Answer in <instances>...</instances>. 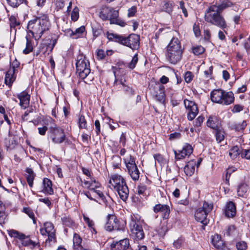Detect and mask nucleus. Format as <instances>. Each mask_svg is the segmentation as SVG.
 Returning <instances> with one entry per match:
<instances>
[{
  "mask_svg": "<svg viewBox=\"0 0 250 250\" xmlns=\"http://www.w3.org/2000/svg\"><path fill=\"white\" fill-rule=\"evenodd\" d=\"M50 23L47 16L42 15L34 17L29 21L27 29L35 40L40 39L44 32L49 29Z\"/></svg>",
  "mask_w": 250,
  "mask_h": 250,
  "instance_id": "1",
  "label": "nucleus"
},
{
  "mask_svg": "<svg viewBox=\"0 0 250 250\" xmlns=\"http://www.w3.org/2000/svg\"><path fill=\"white\" fill-rule=\"evenodd\" d=\"M108 183V187L115 190L123 201H125L128 197L129 190L124 178L118 174H113Z\"/></svg>",
  "mask_w": 250,
  "mask_h": 250,
  "instance_id": "2",
  "label": "nucleus"
},
{
  "mask_svg": "<svg viewBox=\"0 0 250 250\" xmlns=\"http://www.w3.org/2000/svg\"><path fill=\"white\" fill-rule=\"evenodd\" d=\"M183 52L180 41L178 38L173 37L167 46V60L171 63L176 64L181 60Z\"/></svg>",
  "mask_w": 250,
  "mask_h": 250,
  "instance_id": "3",
  "label": "nucleus"
},
{
  "mask_svg": "<svg viewBox=\"0 0 250 250\" xmlns=\"http://www.w3.org/2000/svg\"><path fill=\"white\" fill-rule=\"evenodd\" d=\"M107 38L127 46L132 49H138L140 44V36L135 34H131L127 37H124L113 33H107Z\"/></svg>",
  "mask_w": 250,
  "mask_h": 250,
  "instance_id": "4",
  "label": "nucleus"
},
{
  "mask_svg": "<svg viewBox=\"0 0 250 250\" xmlns=\"http://www.w3.org/2000/svg\"><path fill=\"white\" fill-rule=\"evenodd\" d=\"M82 171L83 173L87 176V177L83 180L82 186L93 193H96L100 198L104 200V194L99 189L101 186L99 182L92 177V173L88 169L83 167Z\"/></svg>",
  "mask_w": 250,
  "mask_h": 250,
  "instance_id": "5",
  "label": "nucleus"
},
{
  "mask_svg": "<svg viewBox=\"0 0 250 250\" xmlns=\"http://www.w3.org/2000/svg\"><path fill=\"white\" fill-rule=\"evenodd\" d=\"M216 9L214 6L208 7L205 15V20L207 22L222 29H225L227 27L226 21L221 13Z\"/></svg>",
  "mask_w": 250,
  "mask_h": 250,
  "instance_id": "6",
  "label": "nucleus"
},
{
  "mask_svg": "<svg viewBox=\"0 0 250 250\" xmlns=\"http://www.w3.org/2000/svg\"><path fill=\"white\" fill-rule=\"evenodd\" d=\"M210 96L213 102L224 105L230 104L234 100V95L231 91L225 92L221 89L212 91Z\"/></svg>",
  "mask_w": 250,
  "mask_h": 250,
  "instance_id": "7",
  "label": "nucleus"
},
{
  "mask_svg": "<svg viewBox=\"0 0 250 250\" xmlns=\"http://www.w3.org/2000/svg\"><path fill=\"white\" fill-rule=\"evenodd\" d=\"M40 232L42 235L48 237L45 240V247H50L56 242V230L51 222L44 223L43 227L40 229Z\"/></svg>",
  "mask_w": 250,
  "mask_h": 250,
  "instance_id": "8",
  "label": "nucleus"
},
{
  "mask_svg": "<svg viewBox=\"0 0 250 250\" xmlns=\"http://www.w3.org/2000/svg\"><path fill=\"white\" fill-rule=\"evenodd\" d=\"M76 65L77 73L81 79H84L90 74L89 62L83 54L78 56Z\"/></svg>",
  "mask_w": 250,
  "mask_h": 250,
  "instance_id": "9",
  "label": "nucleus"
},
{
  "mask_svg": "<svg viewBox=\"0 0 250 250\" xmlns=\"http://www.w3.org/2000/svg\"><path fill=\"white\" fill-rule=\"evenodd\" d=\"M119 16L118 11L105 5H103L99 12V17L103 21L109 20L111 24L117 23Z\"/></svg>",
  "mask_w": 250,
  "mask_h": 250,
  "instance_id": "10",
  "label": "nucleus"
},
{
  "mask_svg": "<svg viewBox=\"0 0 250 250\" xmlns=\"http://www.w3.org/2000/svg\"><path fill=\"white\" fill-rule=\"evenodd\" d=\"M212 208L213 205L211 204H208L205 202L202 208L196 210L194 215L195 219L204 225H207L208 223V220L207 218V215Z\"/></svg>",
  "mask_w": 250,
  "mask_h": 250,
  "instance_id": "11",
  "label": "nucleus"
},
{
  "mask_svg": "<svg viewBox=\"0 0 250 250\" xmlns=\"http://www.w3.org/2000/svg\"><path fill=\"white\" fill-rule=\"evenodd\" d=\"M148 90L150 93L161 102L165 100L164 86L159 83L152 82L149 84Z\"/></svg>",
  "mask_w": 250,
  "mask_h": 250,
  "instance_id": "12",
  "label": "nucleus"
},
{
  "mask_svg": "<svg viewBox=\"0 0 250 250\" xmlns=\"http://www.w3.org/2000/svg\"><path fill=\"white\" fill-rule=\"evenodd\" d=\"M132 235L137 240H142L144 238L145 234L142 226L139 225V221L137 220L135 217H131L129 224Z\"/></svg>",
  "mask_w": 250,
  "mask_h": 250,
  "instance_id": "13",
  "label": "nucleus"
},
{
  "mask_svg": "<svg viewBox=\"0 0 250 250\" xmlns=\"http://www.w3.org/2000/svg\"><path fill=\"white\" fill-rule=\"evenodd\" d=\"M8 234L12 237L19 239L24 246H32L34 247L36 246V243L32 241L28 236L19 232V231L11 229L8 231Z\"/></svg>",
  "mask_w": 250,
  "mask_h": 250,
  "instance_id": "14",
  "label": "nucleus"
},
{
  "mask_svg": "<svg viewBox=\"0 0 250 250\" xmlns=\"http://www.w3.org/2000/svg\"><path fill=\"white\" fill-rule=\"evenodd\" d=\"M185 107L188 112V120H193L198 113L199 110L197 104L194 102L185 99L184 102Z\"/></svg>",
  "mask_w": 250,
  "mask_h": 250,
  "instance_id": "15",
  "label": "nucleus"
},
{
  "mask_svg": "<svg viewBox=\"0 0 250 250\" xmlns=\"http://www.w3.org/2000/svg\"><path fill=\"white\" fill-rule=\"evenodd\" d=\"M52 131L51 139L55 144H61L66 139V136L63 129L58 127H51Z\"/></svg>",
  "mask_w": 250,
  "mask_h": 250,
  "instance_id": "16",
  "label": "nucleus"
},
{
  "mask_svg": "<svg viewBox=\"0 0 250 250\" xmlns=\"http://www.w3.org/2000/svg\"><path fill=\"white\" fill-rule=\"evenodd\" d=\"M193 152L192 146L188 144H185L181 150L174 151L175 158L177 160H180L190 156Z\"/></svg>",
  "mask_w": 250,
  "mask_h": 250,
  "instance_id": "17",
  "label": "nucleus"
},
{
  "mask_svg": "<svg viewBox=\"0 0 250 250\" xmlns=\"http://www.w3.org/2000/svg\"><path fill=\"white\" fill-rule=\"evenodd\" d=\"M105 228L106 230L109 231L113 230L122 229V228L120 227L116 217L114 215H108Z\"/></svg>",
  "mask_w": 250,
  "mask_h": 250,
  "instance_id": "18",
  "label": "nucleus"
},
{
  "mask_svg": "<svg viewBox=\"0 0 250 250\" xmlns=\"http://www.w3.org/2000/svg\"><path fill=\"white\" fill-rule=\"evenodd\" d=\"M111 250H126L129 247V241L128 239H124L111 244Z\"/></svg>",
  "mask_w": 250,
  "mask_h": 250,
  "instance_id": "19",
  "label": "nucleus"
},
{
  "mask_svg": "<svg viewBox=\"0 0 250 250\" xmlns=\"http://www.w3.org/2000/svg\"><path fill=\"white\" fill-rule=\"evenodd\" d=\"M20 100V105L23 109L26 108L29 105L30 96L25 91H23L17 95Z\"/></svg>",
  "mask_w": 250,
  "mask_h": 250,
  "instance_id": "20",
  "label": "nucleus"
},
{
  "mask_svg": "<svg viewBox=\"0 0 250 250\" xmlns=\"http://www.w3.org/2000/svg\"><path fill=\"white\" fill-rule=\"evenodd\" d=\"M153 210L155 213L161 212L164 219H167L170 213L169 207L167 205H156L153 208Z\"/></svg>",
  "mask_w": 250,
  "mask_h": 250,
  "instance_id": "21",
  "label": "nucleus"
},
{
  "mask_svg": "<svg viewBox=\"0 0 250 250\" xmlns=\"http://www.w3.org/2000/svg\"><path fill=\"white\" fill-rule=\"evenodd\" d=\"M16 69L15 67H10L6 72L5 77V83L6 85L10 86L16 79L15 75Z\"/></svg>",
  "mask_w": 250,
  "mask_h": 250,
  "instance_id": "22",
  "label": "nucleus"
},
{
  "mask_svg": "<svg viewBox=\"0 0 250 250\" xmlns=\"http://www.w3.org/2000/svg\"><path fill=\"white\" fill-rule=\"evenodd\" d=\"M199 165L197 164L196 161L194 160H192L188 162L184 168L185 173L187 176H191L193 174L195 171V167Z\"/></svg>",
  "mask_w": 250,
  "mask_h": 250,
  "instance_id": "23",
  "label": "nucleus"
},
{
  "mask_svg": "<svg viewBox=\"0 0 250 250\" xmlns=\"http://www.w3.org/2000/svg\"><path fill=\"white\" fill-rule=\"evenodd\" d=\"M43 189L42 192L45 194L51 195L53 194V189L52 188V184L50 180L45 178L43 180Z\"/></svg>",
  "mask_w": 250,
  "mask_h": 250,
  "instance_id": "24",
  "label": "nucleus"
},
{
  "mask_svg": "<svg viewBox=\"0 0 250 250\" xmlns=\"http://www.w3.org/2000/svg\"><path fill=\"white\" fill-rule=\"evenodd\" d=\"M236 207L232 202L228 203L226 206L225 212L228 217H232L236 214Z\"/></svg>",
  "mask_w": 250,
  "mask_h": 250,
  "instance_id": "25",
  "label": "nucleus"
},
{
  "mask_svg": "<svg viewBox=\"0 0 250 250\" xmlns=\"http://www.w3.org/2000/svg\"><path fill=\"white\" fill-rule=\"evenodd\" d=\"M212 245L218 250L225 246L224 241L221 237L218 234H215L211 237Z\"/></svg>",
  "mask_w": 250,
  "mask_h": 250,
  "instance_id": "26",
  "label": "nucleus"
},
{
  "mask_svg": "<svg viewBox=\"0 0 250 250\" xmlns=\"http://www.w3.org/2000/svg\"><path fill=\"white\" fill-rule=\"evenodd\" d=\"M127 170L128 173L133 181H136L139 180L140 173L137 166L127 168Z\"/></svg>",
  "mask_w": 250,
  "mask_h": 250,
  "instance_id": "27",
  "label": "nucleus"
},
{
  "mask_svg": "<svg viewBox=\"0 0 250 250\" xmlns=\"http://www.w3.org/2000/svg\"><path fill=\"white\" fill-rule=\"evenodd\" d=\"M124 161L126 168L137 166L135 163V158L130 155H126Z\"/></svg>",
  "mask_w": 250,
  "mask_h": 250,
  "instance_id": "28",
  "label": "nucleus"
},
{
  "mask_svg": "<svg viewBox=\"0 0 250 250\" xmlns=\"http://www.w3.org/2000/svg\"><path fill=\"white\" fill-rule=\"evenodd\" d=\"M26 172L27 173L26 175V180L27 182L30 187H32L33 185V181L35 178V174L33 171V170L30 168H27L26 169Z\"/></svg>",
  "mask_w": 250,
  "mask_h": 250,
  "instance_id": "29",
  "label": "nucleus"
},
{
  "mask_svg": "<svg viewBox=\"0 0 250 250\" xmlns=\"http://www.w3.org/2000/svg\"><path fill=\"white\" fill-rule=\"evenodd\" d=\"M167 225L166 222H161L160 226L157 229V231L161 237H164L168 231V229Z\"/></svg>",
  "mask_w": 250,
  "mask_h": 250,
  "instance_id": "30",
  "label": "nucleus"
},
{
  "mask_svg": "<svg viewBox=\"0 0 250 250\" xmlns=\"http://www.w3.org/2000/svg\"><path fill=\"white\" fill-rule=\"evenodd\" d=\"M162 10L163 11L170 13L172 11L173 3L167 0L164 1L162 3Z\"/></svg>",
  "mask_w": 250,
  "mask_h": 250,
  "instance_id": "31",
  "label": "nucleus"
},
{
  "mask_svg": "<svg viewBox=\"0 0 250 250\" xmlns=\"http://www.w3.org/2000/svg\"><path fill=\"white\" fill-rule=\"evenodd\" d=\"M240 153V151L238 146H233L229 151V155L232 159L236 158L239 155Z\"/></svg>",
  "mask_w": 250,
  "mask_h": 250,
  "instance_id": "32",
  "label": "nucleus"
},
{
  "mask_svg": "<svg viewBox=\"0 0 250 250\" xmlns=\"http://www.w3.org/2000/svg\"><path fill=\"white\" fill-rule=\"evenodd\" d=\"M248 189V187L246 184H241L237 189V194L239 196L244 197Z\"/></svg>",
  "mask_w": 250,
  "mask_h": 250,
  "instance_id": "33",
  "label": "nucleus"
},
{
  "mask_svg": "<svg viewBox=\"0 0 250 250\" xmlns=\"http://www.w3.org/2000/svg\"><path fill=\"white\" fill-rule=\"evenodd\" d=\"M26 48L23 49V52L25 54H27L33 50V46L32 44L31 41L26 37Z\"/></svg>",
  "mask_w": 250,
  "mask_h": 250,
  "instance_id": "34",
  "label": "nucleus"
},
{
  "mask_svg": "<svg viewBox=\"0 0 250 250\" xmlns=\"http://www.w3.org/2000/svg\"><path fill=\"white\" fill-rule=\"evenodd\" d=\"M247 125V124L246 121H243L241 123L235 124L233 125L232 127L234 128L236 131H242L245 128Z\"/></svg>",
  "mask_w": 250,
  "mask_h": 250,
  "instance_id": "35",
  "label": "nucleus"
},
{
  "mask_svg": "<svg viewBox=\"0 0 250 250\" xmlns=\"http://www.w3.org/2000/svg\"><path fill=\"white\" fill-rule=\"evenodd\" d=\"M231 5L230 2L229 1H224L221 4L219 5H212V6H214L217 8V11L221 13L222 11L225 8L228 7L230 6Z\"/></svg>",
  "mask_w": 250,
  "mask_h": 250,
  "instance_id": "36",
  "label": "nucleus"
},
{
  "mask_svg": "<svg viewBox=\"0 0 250 250\" xmlns=\"http://www.w3.org/2000/svg\"><path fill=\"white\" fill-rule=\"evenodd\" d=\"M216 136V141L218 143L221 142L224 139V132L219 129H215V132H214Z\"/></svg>",
  "mask_w": 250,
  "mask_h": 250,
  "instance_id": "37",
  "label": "nucleus"
},
{
  "mask_svg": "<svg viewBox=\"0 0 250 250\" xmlns=\"http://www.w3.org/2000/svg\"><path fill=\"white\" fill-rule=\"evenodd\" d=\"M9 20L11 28H15L16 26L20 25V22L17 20L16 17L15 16H11Z\"/></svg>",
  "mask_w": 250,
  "mask_h": 250,
  "instance_id": "38",
  "label": "nucleus"
},
{
  "mask_svg": "<svg viewBox=\"0 0 250 250\" xmlns=\"http://www.w3.org/2000/svg\"><path fill=\"white\" fill-rule=\"evenodd\" d=\"M8 4L12 7H18L24 0H6Z\"/></svg>",
  "mask_w": 250,
  "mask_h": 250,
  "instance_id": "39",
  "label": "nucleus"
},
{
  "mask_svg": "<svg viewBox=\"0 0 250 250\" xmlns=\"http://www.w3.org/2000/svg\"><path fill=\"white\" fill-rule=\"evenodd\" d=\"M138 55L136 54L132 59V60L127 64V66L131 69H133L135 67L136 64L138 62Z\"/></svg>",
  "mask_w": 250,
  "mask_h": 250,
  "instance_id": "40",
  "label": "nucleus"
},
{
  "mask_svg": "<svg viewBox=\"0 0 250 250\" xmlns=\"http://www.w3.org/2000/svg\"><path fill=\"white\" fill-rule=\"evenodd\" d=\"M78 124L80 128H86V121L83 115H81L79 116L78 119Z\"/></svg>",
  "mask_w": 250,
  "mask_h": 250,
  "instance_id": "41",
  "label": "nucleus"
},
{
  "mask_svg": "<svg viewBox=\"0 0 250 250\" xmlns=\"http://www.w3.org/2000/svg\"><path fill=\"white\" fill-rule=\"evenodd\" d=\"M79 8L77 7H75L71 14V20L73 21H77L79 17Z\"/></svg>",
  "mask_w": 250,
  "mask_h": 250,
  "instance_id": "42",
  "label": "nucleus"
},
{
  "mask_svg": "<svg viewBox=\"0 0 250 250\" xmlns=\"http://www.w3.org/2000/svg\"><path fill=\"white\" fill-rule=\"evenodd\" d=\"M236 247L238 250H246L247 248V244L244 241H239L236 243Z\"/></svg>",
  "mask_w": 250,
  "mask_h": 250,
  "instance_id": "43",
  "label": "nucleus"
},
{
  "mask_svg": "<svg viewBox=\"0 0 250 250\" xmlns=\"http://www.w3.org/2000/svg\"><path fill=\"white\" fill-rule=\"evenodd\" d=\"M82 241V239L80 236L78 234L75 233L73 236L74 247H77L79 245H81V244Z\"/></svg>",
  "mask_w": 250,
  "mask_h": 250,
  "instance_id": "44",
  "label": "nucleus"
},
{
  "mask_svg": "<svg viewBox=\"0 0 250 250\" xmlns=\"http://www.w3.org/2000/svg\"><path fill=\"white\" fill-rule=\"evenodd\" d=\"M205 51V49L202 46H197L192 48L193 53L196 55H199L202 54Z\"/></svg>",
  "mask_w": 250,
  "mask_h": 250,
  "instance_id": "45",
  "label": "nucleus"
},
{
  "mask_svg": "<svg viewBox=\"0 0 250 250\" xmlns=\"http://www.w3.org/2000/svg\"><path fill=\"white\" fill-rule=\"evenodd\" d=\"M85 31V27L83 26H82L76 29L75 31H72L71 34L72 35H76L77 37L80 36L82 33Z\"/></svg>",
  "mask_w": 250,
  "mask_h": 250,
  "instance_id": "46",
  "label": "nucleus"
},
{
  "mask_svg": "<svg viewBox=\"0 0 250 250\" xmlns=\"http://www.w3.org/2000/svg\"><path fill=\"white\" fill-rule=\"evenodd\" d=\"M183 242H184L183 239H182V238H179L178 239L175 240L173 242V247H174V248H175L176 249H179L181 247L183 243Z\"/></svg>",
  "mask_w": 250,
  "mask_h": 250,
  "instance_id": "47",
  "label": "nucleus"
},
{
  "mask_svg": "<svg viewBox=\"0 0 250 250\" xmlns=\"http://www.w3.org/2000/svg\"><path fill=\"white\" fill-rule=\"evenodd\" d=\"M214 119H215V118L210 117L208 119L207 122V125L208 127H210L213 129L215 128V127L216 126L215 123L214 122Z\"/></svg>",
  "mask_w": 250,
  "mask_h": 250,
  "instance_id": "48",
  "label": "nucleus"
},
{
  "mask_svg": "<svg viewBox=\"0 0 250 250\" xmlns=\"http://www.w3.org/2000/svg\"><path fill=\"white\" fill-rule=\"evenodd\" d=\"M23 211L25 213L28 214L29 217L30 218H31V219H32L33 220L34 223H35L34 214L33 212L31 210V209H30L29 208H23Z\"/></svg>",
  "mask_w": 250,
  "mask_h": 250,
  "instance_id": "49",
  "label": "nucleus"
},
{
  "mask_svg": "<svg viewBox=\"0 0 250 250\" xmlns=\"http://www.w3.org/2000/svg\"><path fill=\"white\" fill-rule=\"evenodd\" d=\"M83 218L84 222L87 224L88 226L93 229L94 226V222L85 215H83Z\"/></svg>",
  "mask_w": 250,
  "mask_h": 250,
  "instance_id": "50",
  "label": "nucleus"
},
{
  "mask_svg": "<svg viewBox=\"0 0 250 250\" xmlns=\"http://www.w3.org/2000/svg\"><path fill=\"white\" fill-rule=\"evenodd\" d=\"M193 79V75L191 72L188 71L185 73V80L187 83H190Z\"/></svg>",
  "mask_w": 250,
  "mask_h": 250,
  "instance_id": "51",
  "label": "nucleus"
},
{
  "mask_svg": "<svg viewBox=\"0 0 250 250\" xmlns=\"http://www.w3.org/2000/svg\"><path fill=\"white\" fill-rule=\"evenodd\" d=\"M125 80L124 79H121L120 80H118L117 79H116L114 84V86H118V85H121L122 87L125 85Z\"/></svg>",
  "mask_w": 250,
  "mask_h": 250,
  "instance_id": "52",
  "label": "nucleus"
},
{
  "mask_svg": "<svg viewBox=\"0 0 250 250\" xmlns=\"http://www.w3.org/2000/svg\"><path fill=\"white\" fill-rule=\"evenodd\" d=\"M242 158H245L247 159H250V149H244L241 153Z\"/></svg>",
  "mask_w": 250,
  "mask_h": 250,
  "instance_id": "53",
  "label": "nucleus"
},
{
  "mask_svg": "<svg viewBox=\"0 0 250 250\" xmlns=\"http://www.w3.org/2000/svg\"><path fill=\"white\" fill-rule=\"evenodd\" d=\"M137 11L136 7L135 6H132L129 8L128 10L127 16L128 17H133L135 15Z\"/></svg>",
  "mask_w": 250,
  "mask_h": 250,
  "instance_id": "54",
  "label": "nucleus"
},
{
  "mask_svg": "<svg viewBox=\"0 0 250 250\" xmlns=\"http://www.w3.org/2000/svg\"><path fill=\"white\" fill-rule=\"evenodd\" d=\"M193 30L194 33L196 37H198L201 34V32L200 30V28L198 25L196 24H194L193 26Z\"/></svg>",
  "mask_w": 250,
  "mask_h": 250,
  "instance_id": "55",
  "label": "nucleus"
},
{
  "mask_svg": "<svg viewBox=\"0 0 250 250\" xmlns=\"http://www.w3.org/2000/svg\"><path fill=\"white\" fill-rule=\"evenodd\" d=\"M105 56V53L103 50H98L97 52V57L98 59L102 60Z\"/></svg>",
  "mask_w": 250,
  "mask_h": 250,
  "instance_id": "56",
  "label": "nucleus"
},
{
  "mask_svg": "<svg viewBox=\"0 0 250 250\" xmlns=\"http://www.w3.org/2000/svg\"><path fill=\"white\" fill-rule=\"evenodd\" d=\"M243 110V106L240 104H236L234 106L233 108L232 109L233 113L239 112Z\"/></svg>",
  "mask_w": 250,
  "mask_h": 250,
  "instance_id": "57",
  "label": "nucleus"
},
{
  "mask_svg": "<svg viewBox=\"0 0 250 250\" xmlns=\"http://www.w3.org/2000/svg\"><path fill=\"white\" fill-rule=\"evenodd\" d=\"M204 120V118L203 116H199L195 121V125L196 126H200L203 122Z\"/></svg>",
  "mask_w": 250,
  "mask_h": 250,
  "instance_id": "58",
  "label": "nucleus"
},
{
  "mask_svg": "<svg viewBox=\"0 0 250 250\" xmlns=\"http://www.w3.org/2000/svg\"><path fill=\"white\" fill-rule=\"evenodd\" d=\"M146 189V187L145 185H139L138 187L137 192L139 194H143Z\"/></svg>",
  "mask_w": 250,
  "mask_h": 250,
  "instance_id": "59",
  "label": "nucleus"
},
{
  "mask_svg": "<svg viewBox=\"0 0 250 250\" xmlns=\"http://www.w3.org/2000/svg\"><path fill=\"white\" fill-rule=\"evenodd\" d=\"M62 222L64 225L67 226H71L73 224L72 220L66 217H64L62 218Z\"/></svg>",
  "mask_w": 250,
  "mask_h": 250,
  "instance_id": "60",
  "label": "nucleus"
},
{
  "mask_svg": "<svg viewBox=\"0 0 250 250\" xmlns=\"http://www.w3.org/2000/svg\"><path fill=\"white\" fill-rule=\"evenodd\" d=\"M56 43V39H54L53 40H50L49 44H51V45L49 44V45H47L46 49L47 50H49L50 51H51L52 50L53 48H54Z\"/></svg>",
  "mask_w": 250,
  "mask_h": 250,
  "instance_id": "61",
  "label": "nucleus"
},
{
  "mask_svg": "<svg viewBox=\"0 0 250 250\" xmlns=\"http://www.w3.org/2000/svg\"><path fill=\"white\" fill-rule=\"evenodd\" d=\"M85 195L90 200H93L92 196H94L95 197H99L96 193H93V192L90 190V192H86L85 193Z\"/></svg>",
  "mask_w": 250,
  "mask_h": 250,
  "instance_id": "62",
  "label": "nucleus"
},
{
  "mask_svg": "<svg viewBox=\"0 0 250 250\" xmlns=\"http://www.w3.org/2000/svg\"><path fill=\"white\" fill-rule=\"evenodd\" d=\"M39 200L40 202H42L46 205L48 207H50L51 205V202L48 198H40L39 199Z\"/></svg>",
  "mask_w": 250,
  "mask_h": 250,
  "instance_id": "63",
  "label": "nucleus"
},
{
  "mask_svg": "<svg viewBox=\"0 0 250 250\" xmlns=\"http://www.w3.org/2000/svg\"><path fill=\"white\" fill-rule=\"evenodd\" d=\"M47 130V127L45 126H44L42 127L38 128L39 133H40V134H41L42 135H45Z\"/></svg>",
  "mask_w": 250,
  "mask_h": 250,
  "instance_id": "64",
  "label": "nucleus"
}]
</instances>
